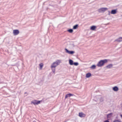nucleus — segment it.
I'll use <instances>...</instances> for the list:
<instances>
[{
  "instance_id": "obj_1",
  "label": "nucleus",
  "mask_w": 122,
  "mask_h": 122,
  "mask_svg": "<svg viewBox=\"0 0 122 122\" xmlns=\"http://www.w3.org/2000/svg\"><path fill=\"white\" fill-rule=\"evenodd\" d=\"M61 62V60H56L52 64L51 66V68L52 72L54 73L55 72V68L59 65Z\"/></svg>"
},
{
  "instance_id": "obj_2",
  "label": "nucleus",
  "mask_w": 122,
  "mask_h": 122,
  "mask_svg": "<svg viewBox=\"0 0 122 122\" xmlns=\"http://www.w3.org/2000/svg\"><path fill=\"white\" fill-rule=\"evenodd\" d=\"M107 62V60L104 59L103 60H101L99 61L97 65L98 67H101L103 66L104 64Z\"/></svg>"
},
{
  "instance_id": "obj_3",
  "label": "nucleus",
  "mask_w": 122,
  "mask_h": 122,
  "mask_svg": "<svg viewBox=\"0 0 122 122\" xmlns=\"http://www.w3.org/2000/svg\"><path fill=\"white\" fill-rule=\"evenodd\" d=\"M107 10V8H102L99 9L98 11L99 12H104Z\"/></svg>"
},
{
  "instance_id": "obj_4",
  "label": "nucleus",
  "mask_w": 122,
  "mask_h": 122,
  "mask_svg": "<svg viewBox=\"0 0 122 122\" xmlns=\"http://www.w3.org/2000/svg\"><path fill=\"white\" fill-rule=\"evenodd\" d=\"M41 101H37L34 100L31 102V103L32 104H33L35 105H38V104L40 103L41 102Z\"/></svg>"
},
{
  "instance_id": "obj_5",
  "label": "nucleus",
  "mask_w": 122,
  "mask_h": 122,
  "mask_svg": "<svg viewBox=\"0 0 122 122\" xmlns=\"http://www.w3.org/2000/svg\"><path fill=\"white\" fill-rule=\"evenodd\" d=\"M66 53L70 54L72 55L75 53V52L73 51H69L67 49L65 48V49Z\"/></svg>"
},
{
  "instance_id": "obj_6",
  "label": "nucleus",
  "mask_w": 122,
  "mask_h": 122,
  "mask_svg": "<svg viewBox=\"0 0 122 122\" xmlns=\"http://www.w3.org/2000/svg\"><path fill=\"white\" fill-rule=\"evenodd\" d=\"M13 34L14 35H18L19 33V31L18 30H15L13 31Z\"/></svg>"
},
{
  "instance_id": "obj_7",
  "label": "nucleus",
  "mask_w": 122,
  "mask_h": 122,
  "mask_svg": "<svg viewBox=\"0 0 122 122\" xmlns=\"http://www.w3.org/2000/svg\"><path fill=\"white\" fill-rule=\"evenodd\" d=\"M79 115L80 117H84L86 116L85 114L82 112L79 113Z\"/></svg>"
},
{
  "instance_id": "obj_8",
  "label": "nucleus",
  "mask_w": 122,
  "mask_h": 122,
  "mask_svg": "<svg viewBox=\"0 0 122 122\" xmlns=\"http://www.w3.org/2000/svg\"><path fill=\"white\" fill-rule=\"evenodd\" d=\"M115 41H117L118 42H120L122 41V37H120L119 38L117 39L116 40H115Z\"/></svg>"
},
{
  "instance_id": "obj_9",
  "label": "nucleus",
  "mask_w": 122,
  "mask_h": 122,
  "mask_svg": "<svg viewBox=\"0 0 122 122\" xmlns=\"http://www.w3.org/2000/svg\"><path fill=\"white\" fill-rule=\"evenodd\" d=\"M113 90L117 92L118 90V87L117 86H115L113 87Z\"/></svg>"
},
{
  "instance_id": "obj_10",
  "label": "nucleus",
  "mask_w": 122,
  "mask_h": 122,
  "mask_svg": "<svg viewBox=\"0 0 122 122\" xmlns=\"http://www.w3.org/2000/svg\"><path fill=\"white\" fill-rule=\"evenodd\" d=\"M117 13V10H112L111 12V13L112 14H114Z\"/></svg>"
},
{
  "instance_id": "obj_11",
  "label": "nucleus",
  "mask_w": 122,
  "mask_h": 122,
  "mask_svg": "<svg viewBox=\"0 0 122 122\" xmlns=\"http://www.w3.org/2000/svg\"><path fill=\"white\" fill-rule=\"evenodd\" d=\"M113 66V65L112 64H109L106 67L108 69H110Z\"/></svg>"
},
{
  "instance_id": "obj_12",
  "label": "nucleus",
  "mask_w": 122,
  "mask_h": 122,
  "mask_svg": "<svg viewBox=\"0 0 122 122\" xmlns=\"http://www.w3.org/2000/svg\"><path fill=\"white\" fill-rule=\"evenodd\" d=\"M91 74L90 73H88L86 74V78H89L91 76Z\"/></svg>"
},
{
  "instance_id": "obj_13",
  "label": "nucleus",
  "mask_w": 122,
  "mask_h": 122,
  "mask_svg": "<svg viewBox=\"0 0 122 122\" xmlns=\"http://www.w3.org/2000/svg\"><path fill=\"white\" fill-rule=\"evenodd\" d=\"M69 64L71 65H73V61L71 59H70L69 60Z\"/></svg>"
},
{
  "instance_id": "obj_14",
  "label": "nucleus",
  "mask_w": 122,
  "mask_h": 122,
  "mask_svg": "<svg viewBox=\"0 0 122 122\" xmlns=\"http://www.w3.org/2000/svg\"><path fill=\"white\" fill-rule=\"evenodd\" d=\"M96 28V26L93 25L91 27L90 29L91 30H94Z\"/></svg>"
},
{
  "instance_id": "obj_15",
  "label": "nucleus",
  "mask_w": 122,
  "mask_h": 122,
  "mask_svg": "<svg viewBox=\"0 0 122 122\" xmlns=\"http://www.w3.org/2000/svg\"><path fill=\"white\" fill-rule=\"evenodd\" d=\"M112 113H110L107 115V118H110L111 117L112 115Z\"/></svg>"
},
{
  "instance_id": "obj_16",
  "label": "nucleus",
  "mask_w": 122,
  "mask_h": 122,
  "mask_svg": "<svg viewBox=\"0 0 122 122\" xmlns=\"http://www.w3.org/2000/svg\"><path fill=\"white\" fill-rule=\"evenodd\" d=\"M78 24L74 26L73 27V29H76L78 27Z\"/></svg>"
},
{
  "instance_id": "obj_17",
  "label": "nucleus",
  "mask_w": 122,
  "mask_h": 122,
  "mask_svg": "<svg viewBox=\"0 0 122 122\" xmlns=\"http://www.w3.org/2000/svg\"><path fill=\"white\" fill-rule=\"evenodd\" d=\"M67 31L70 33H71L73 32V30L72 29H70L68 30Z\"/></svg>"
},
{
  "instance_id": "obj_18",
  "label": "nucleus",
  "mask_w": 122,
  "mask_h": 122,
  "mask_svg": "<svg viewBox=\"0 0 122 122\" xmlns=\"http://www.w3.org/2000/svg\"><path fill=\"white\" fill-rule=\"evenodd\" d=\"M96 66L95 65H92L91 67V68L92 69H94L96 68Z\"/></svg>"
},
{
  "instance_id": "obj_19",
  "label": "nucleus",
  "mask_w": 122,
  "mask_h": 122,
  "mask_svg": "<svg viewBox=\"0 0 122 122\" xmlns=\"http://www.w3.org/2000/svg\"><path fill=\"white\" fill-rule=\"evenodd\" d=\"M73 65L76 66H77L78 65V63L77 62H75L74 63Z\"/></svg>"
},
{
  "instance_id": "obj_20",
  "label": "nucleus",
  "mask_w": 122,
  "mask_h": 122,
  "mask_svg": "<svg viewBox=\"0 0 122 122\" xmlns=\"http://www.w3.org/2000/svg\"><path fill=\"white\" fill-rule=\"evenodd\" d=\"M39 66L40 67V68L41 69L42 68V67H43V64L42 63L40 64H39Z\"/></svg>"
},
{
  "instance_id": "obj_21",
  "label": "nucleus",
  "mask_w": 122,
  "mask_h": 122,
  "mask_svg": "<svg viewBox=\"0 0 122 122\" xmlns=\"http://www.w3.org/2000/svg\"><path fill=\"white\" fill-rule=\"evenodd\" d=\"M68 94H66L65 97V98H67L68 97H69V96L68 95Z\"/></svg>"
},
{
  "instance_id": "obj_22",
  "label": "nucleus",
  "mask_w": 122,
  "mask_h": 122,
  "mask_svg": "<svg viewBox=\"0 0 122 122\" xmlns=\"http://www.w3.org/2000/svg\"><path fill=\"white\" fill-rule=\"evenodd\" d=\"M113 122H121L120 121L118 120H115L113 121Z\"/></svg>"
},
{
  "instance_id": "obj_23",
  "label": "nucleus",
  "mask_w": 122,
  "mask_h": 122,
  "mask_svg": "<svg viewBox=\"0 0 122 122\" xmlns=\"http://www.w3.org/2000/svg\"><path fill=\"white\" fill-rule=\"evenodd\" d=\"M68 94V95L69 96V97H70L71 96H73V95L72 94H70V93H69V94Z\"/></svg>"
},
{
  "instance_id": "obj_24",
  "label": "nucleus",
  "mask_w": 122,
  "mask_h": 122,
  "mask_svg": "<svg viewBox=\"0 0 122 122\" xmlns=\"http://www.w3.org/2000/svg\"><path fill=\"white\" fill-rule=\"evenodd\" d=\"M104 122H109L108 120H106L104 121Z\"/></svg>"
},
{
  "instance_id": "obj_25",
  "label": "nucleus",
  "mask_w": 122,
  "mask_h": 122,
  "mask_svg": "<svg viewBox=\"0 0 122 122\" xmlns=\"http://www.w3.org/2000/svg\"><path fill=\"white\" fill-rule=\"evenodd\" d=\"M120 116L122 118V114H121L120 115Z\"/></svg>"
},
{
  "instance_id": "obj_26",
  "label": "nucleus",
  "mask_w": 122,
  "mask_h": 122,
  "mask_svg": "<svg viewBox=\"0 0 122 122\" xmlns=\"http://www.w3.org/2000/svg\"><path fill=\"white\" fill-rule=\"evenodd\" d=\"M26 92H25V94H26Z\"/></svg>"
},
{
  "instance_id": "obj_27",
  "label": "nucleus",
  "mask_w": 122,
  "mask_h": 122,
  "mask_svg": "<svg viewBox=\"0 0 122 122\" xmlns=\"http://www.w3.org/2000/svg\"><path fill=\"white\" fill-rule=\"evenodd\" d=\"M109 15H110V11H109Z\"/></svg>"
},
{
  "instance_id": "obj_28",
  "label": "nucleus",
  "mask_w": 122,
  "mask_h": 122,
  "mask_svg": "<svg viewBox=\"0 0 122 122\" xmlns=\"http://www.w3.org/2000/svg\"><path fill=\"white\" fill-rule=\"evenodd\" d=\"M66 122V121H65L64 122Z\"/></svg>"
}]
</instances>
